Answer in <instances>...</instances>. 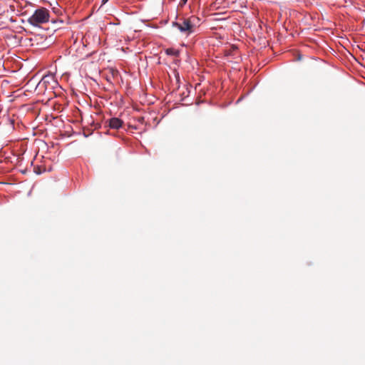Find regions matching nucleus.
<instances>
[{
	"label": "nucleus",
	"mask_w": 365,
	"mask_h": 365,
	"mask_svg": "<svg viewBox=\"0 0 365 365\" xmlns=\"http://www.w3.org/2000/svg\"><path fill=\"white\" fill-rule=\"evenodd\" d=\"M52 81L53 82H54V83H56V81H55V80L53 79Z\"/></svg>",
	"instance_id": "1a4fd4ad"
},
{
	"label": "nucleus",
	"mask_w": 365,
	"mask_h": 365,
	"mask_svg": "<svg viewBox=\"0 0 365 365\" xmlns=\"http://www.w3.org/2000/svg\"><path fill=\"white\" fill-rule=\"evenodd\" d=\"M5 130L7 133H11L15 129L14 120L10 118L9 116L6 117Z\"/></svg>",
	"instance_id": "20e7f679"
},
{
	"label": "nucleus",
	"mask_w": 365,
	"mask_h": 365,
	"mask_svg": "<svg viewBox=\"0 0 365 365\" xmlns=\"http://www.w3.org/2000/svg\"><path fill=\"white\" fill-rule=\"evenodd\" d=\"M52 81L53 82H54V83H56V81H55V80L53 79Z\"/></svg>",
	"instance_id": "9d476101"
},
{
	"label": "nucleus",
	"mask_w": 365,
	"mask_h": 365,
	"mask_svg": "<svg viewBox=\"0 0 365 365\" xmlns=\"http://www.w3.org/2000/svg\"><path fill=\"white\" fill-rule=\"evenodd\" d=\"M49 17V11L44 7H40L36 9L34 14L28 19V22L34 26H39L43 24L48 22Z\"/></svg>",
	"instance_id": "f03ea898"
},
{
	"label": "nucleus",
	"mask_w": 365,
	"mask_h": 365,
	"mask_svg": "<svg viewBox=\"0 0 365 365\" xmlns=\"http://www.w3.org/2000/svg\"><path fill=\"white\" fill-rule=\"evenodd\" d=\"M109 0H103V3H106L107 1H108Z\"/></svg>",
	"instance_id": "6e6552de"
},
{
	"label": "nucleus",
	"mask_w": 365,
	"mask_h": 365,
	"mask_svg": "<svg viewBox=\"0 0 365 365\" xmlns=\"http://www.w3.org/2000/svg\"><path fill=\"white\" fill-rule=\"evenodd\" d=\"M201 24V19L195 16L182 18L179 21L173 22V26L177 28L180 32L188 36L197 31Z\"/></svg>",
	"instance_id": "f257e3e1"
},
{
	"label": "nucleus",
	"mask_w": 365,
	"mask_h": 365,
	"mask_svg": "<svg viewBox=\"0 0 365 365\" xmlns=\"http://www.w3.org/2000/svg\"><path fill=\"white\" fill-rule=\"evenodd\" d=\"M187 0H180V4L185 5L187 3Z\"/></svg>",
	"instance_id": "0eeeda50"
},
{
	"label": "nucleus",
	"mask_w": 365,
	"mask_h": 365,
	"mask_svg": "<svg viewBox=\"0 0 365 365\" xmlns=\"http://www.w3.org/2000/svg\"><path fill=\"white\" fill-rule=\"evenodd\" d=\"M122 125L123 120L118 118H111L108 122V125L112 129H118Z\"/></svg>",
	"instance_id": "7ed1b4c3"
},
{
	"label": "nucleus",
	"mask_w": 365,
	"mask_h": 365,
	"mask_svg": "<svg viewBox=\"0 0 365 365\" xmlns=\"http://www.w3.org/2000/svg\"><path fill=\"white\" fill-rule=\"evenodd\" d=\"M53 79V76L51 75L45 76L41 79V83L43 84L48 83H50V81Z\"/></svg>",
	"instance_id": "39448f33"
},
{
	"label": "nucleus",
	"mask_w": 365,
	"mask_h": 365,
	"mask_svg": "<svg viewBox=\"0 0 365 365\" xmlns=\"http://www.w3.org/2000/svg\"><path fill=\"white\" fill-rule=\"evenodd\" d=\"M166 53L168 55H173L175 53V51L173 49H168L166 51Z\"/></svg>",
	"instance_id": "423d86ee"
}]
</instances>
